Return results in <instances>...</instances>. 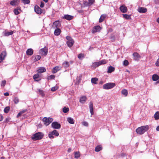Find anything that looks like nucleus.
<instances>
[{
	"label": "nucleus",
	"mask_w": 159,
	"mask_h": 159,
	"mask_svg": "<svg viewBox=\"0 0 159 159\" xmlns=\"http://www.w3.org/2000/svg\"><path fill=\"white\" fill-rule=\"evenodd\" d=\"M82 75H80L79 76H78L76 78V80L75 82V84L78 85L80 83L81 80Z\"/></svg>",
	"instance_id": "obj_19"
},
{
	"label": "nucleus",
	"mask_w": 159,
	"mask_h": 159,
	"mask_svg": "<svg viewBox=\"0 0 159 159\" xmlns=\"http://www.w3.org/2000/svg\"><path fill=\"white\" fill-rule=\"evenodd\" d=\"M71 151V149L70 148H69L68 150V152H70Z\"/></svg>",
	"instance_id": "obj_60"
},
{
	"label": "nucleus",
	"mask_w": 159,
	"mask_h": 159,
	"mask_svg": "<svg viewBox=\"0 0 159 159\" xmlns=\"http://www.w3.org/2000/svg\"><path fill=\"white\" fill-rule=\"evenodd\" d=\"M61 26L59 20H57L54 22L52 25V27L54 28H58Z\"/></svg>",
	"instance_id": "obj_12"
},
{
	"label": "nucleus",
	"mask_w": 159,
	"mask_h": 159,
	"mask_svg": "<svg viewBox=\"0 0 159 159\" xmlns=\"http://www.w3.org/2000/svg\"><path fill=\"white\" fill-rule=\"evenodd\" d=\"M34 10L35 12L37 14H41L43 10L37 5L34 6Z\"/></svg>",
	"instance_id": "obj_9"
},
{
	"label": "nucleus",
	"mask_w": 159,
	"mask_h": 159,
	"mask_svg": "<svg viewBox=\"0 0 159 159\" xmlns=\"http://www.w3.org/2000/svg\"><path fill=\"white\" fill-rule=\"evenodd\" d=\"M89 108L90 109V111L92 115L93 114V103L92 102H90L89 103Z\"/></svg>",
	"instance_id": "obj_16"
},
{
	"label": "nucleus",
	"mask_w": 159,
	"mask_h": 159,
	"mask_svg": "<svg viewBox=\"0 0 159 159\" xmlns=\"http://www.w3.org/2000/svg\"><path fill=\"white\" fill-rule=\"evenodd\" d=\"M102 149V148L101 145H98L97 146L95 149L96 152H98L101 150Z\"/></svg>",
	"instance_id": "obj_33"
},
{
	"label": "nucleus",
	"mask_w": 159,
	"mask_h": 159,
	"mask_svg": "<svg viewBox=\"0 0 159 159\" xmlns=\"http://www.w3.org/2000/svg\"><path fill=\"white\" fill-rule=\"evenodd\" d=\"M46 71V69L44 67H40L38 68L37 70L38 73H41L45 72Z\"/></svg>",
	"instance_id": "obj_21"
},
{
	"label": "nucleus",
	"mask_w": 159,
	"mask_h": 159,
	"mask_svg": "<svg viewBox=\"0 0 159 159\" xmlns=\"http://www.w3.org/2000/svg\"><path fill=\"white\" fill-rule=\"evenodd\" d=\"M93 66L95 67H96L101 65L99 61L98 62H94L93 63Z\"/></svg>",
	"instance_id": "obj_39"
},
{
	"label": "nucleus",
	"mask_w": 159,
	"mask_h": 159,
	"mask_svg": "<svg viewBox=\"0 0 159 159\" xmlns=\"http://www.w3.org/2000/svg\"><path fill=\"white\" fill-rule=\"evenodd\" d=\"M44 2H48V0H43Z\"/></svg>",
	"instance_id": "obj_61"
},
{
	"label": "nucleus",
	"mask_w": 159,
	"mask_h": 159,
	"mask_svg": "<svg viewBox=\"0 0 159 159\" xmlns=\"http://www.w3.org/2000/svg\"><path fill=\"white\" fill-rule=\"evenodd\" d=\"M115 70V68L111 66H110L108 69V70L107 71V73H111L112 72L114 71Z\"/></svg>",
	"instance_id": "obj_26"
},
{
	"label": "nucleus",
	"mask_w": 159,
	"mask_h": 159,
	"mask_svg": "<svg viewBox=\"0 0 159 159\" xmlns=\"http://www.w3.org/2000/svg\"><path fill=\"white\" fill-rule=\"evenodd\" d=\"M4 95L5 96H9V93L8 92H6L4 93Z\"/></svg>",
	"instance_id": "obj_57"
},
{
	"label": "nucleus",
	"mask_w": 159,
	"mask_h": 159,
	"mask_svg": "<svg viewBox=\"0 0 159 159\" xmlns=\"http://www.w3.org/2000/svg\"><path fill=\"white\" fill-rule=\"evenodd\" d=\"M156 130L157 131H159V125L156 128Z\"/></svg>",
	"instance_id": "obj_59"
},
{
	"label": "nucleus",
	"mask_w": 159,
	"mask_h": 159,
	"mask_svg": "<svg viewBox=\"0 0 159 159\" xmlns=\"http://www.w3.org/2000/svg\"><path fill=\"white\" fill-rule=\"evenodd\" d=\"M120 9L122 13H125L127 11V7L125 6L124 5L121 6L120 7Z\"/></svg>",
	"instance_id": "obj_15"
},
{
	"label": "nucleus",
	"mask_w": 159,
	"mask_h": 159,
	"mask_svg": "<svg viewBox=\"0 0 159 159\" xmlns=\"http://www.w3.org/2000/svg\"><path fill=\"white\" fill-rule=\"evenodd\" d=\"M44 3L43 2H41V3L40 5V7L41 8H43L44 7Z\"/></svg>",
	"instance_id": "obj_54"
},
{
	"label": "nucleus",
	"mask_w": 159,
	"mask_h": 159,
	"mask_svg": "<svg viewBox=\"0 0 159 159\" xmlns=\"http://www.w3.org/2000/svg\"><path fill=\"white\" fill-rule=\"evenodd\" d=\"M19 0H13L10 2V4L12 6H15L18 4V2H19Z\"/></svg>",
	"instance_id": "obj_24"
},
{
	"label": "nucleus",
	"mask_w": 159,
	"mask_h": 159,
	"mask_svg": "<svg viewBox=\"0 0 159 159\" xmlns=\"http://www.w3.org/2000/svg\"><path fill=\"white\" fill-rule=\"evenodd\" d=\"M55 77V76L54 75H51L48 77V79L49 80L54 79Z\"/></svg>",
	"instance_id": "obj_50"
},
{
	"label": "nucleus",
	"mask_w": 159,
	"mask_h": 159,
	"mask_svg": "<svg viewBox=\"0 0 159 159\" xmlns=\"http://www.w3.org/2000/svg\"><path fill=\"white\" fill-rule=\"evenodd\" d=\"M159 79V76L156 74H154L152 76V79L153 81H156Z\"/></svg>",
	"instance_id": "obj_27"
},
{
	"label": "nucleus",
	"mask_w": 159,
	"mask_h": 159,
	"mask_svg": "<svg viewBox=\"0 0 159 159\" xmlns=\"http://www.w3.org/2000/svg\"><path fill=\"white\" fill-rule=\"evenodd\" d=\"M88 3L87 2H86L87 4V5L88 6H89L93 4L94 2V0H88Z\"/></svg>",
	"instance_id": "obj_40"
},
{
	"label": "nucleus",
	"mask_w": 159,
	"mask_h": 159,
	"mask_svg": "<svg viewBox=\"0 0 159 159\" xmlns=\"http://www.w3.org/2000/svg\"><path fill=\"white\" fill-rule=\"evenodd\" d=\"M123 17L126 19L128 20L131 19L130 15H129L126 14H123Z\"/></svg>",
	"instance_id": "obj_36"
},
{
	"label": "nucleus",
	"mask_w": 159,
	"mask_h": 159,
	"mask_svg": "<svg viewBox=\"0 0 159 159\" xmlns=\"http://www.w3.org/2000/svg\"><path fill=\"white\" fill-rule=\"evenodd\" d=\"M48 52V48L45 47L43 48H42L39 51V53L40 54L45 56L47 55Z\"/></svg>",
	"instance_id": "obj_7"
},
{
	"label": "nucleus",
	"mask_w": 159,
	"mask_h": 159,
	"mask_svg": "<svg viewBox=\"0 0 159 159\" xmlns=\"http://www.w3.org/2000/svg\"><path fill=\"white\" fill-rule=\"evenodd\" d=\"M138 11L140 13H145L147 11V9L144 7H139Z\"/></svg>",
	"instance_id": "obj_18"
},
{
	"label": "nucleus",
	"mask_w": 159,
	"mask_h": 159,
	"mask_svg": "<svg viewBox=\"0 0 159 159\" xmlns=\"http://www.w3.org/2000/svg\"><path fill=\"white\" fill-rule=\"evenodd\" d=\"M24 4H29L30 2V0H21Z\"/></svg>",
	"instance_id": "obj_41"
},
{
	"label": "nucleus",
	"mask_w": 159,
	"mask_h": 159,
	"mask_svg": "<svg viewBox=\"0 0 159 159\" xmlns=\"http://www.w3.org/2000/svg\"><path fill=\"white\" fill-rule=\"evenodd\" d=\"M101 65H104L106 64L107 61L106 60H102L99 61Z\"/></svg>",
	"instance_id": "obj_45"
},
{
	"label": "nucleus",
	"mask_w": 159,
	"mask_h": 159,
	"mask_svg": "<svg viewBox=\"0 0 159 159\" xmlns=\"http://www.w3.org/2000/svg\"><path fill=\"white\" fill-rule=\"evenodd\" d=\"M157 21L159 23V18L157 19Z\"/></svg>",
	"instance_id": "obj_64"
},
{
	"label": "nucleus",
	"mask_w": 159,
	"mask_h": 159,
	"mask_svg": "<svg viewBox=\"0 0 159 159\" xmlns=\"http://www.w3.org/2000/svg\"><path fill=\"white\" fill-rule=\"evenodd\" d=\"M73 18V16L69 15H65L63 17V18L64 19L67 20H71Z\"/></svg>",
	"instance_id": "obj_17"
},
{
	"label": "nucleus",
	"mask_w": 159,
	"mask_h": 159,
	"mask_svg": "<svg viewBox=\"0 0 159 159\" xmlns=\"http://www.w3.org/2000/svg\"><path fill=\"white\" fill-rule=\"evenodd\" d=\"M82 124L83 125L85 126H88V123L86 121H83L82 122Z\"/></svg>",
	"instance_id": "obj_52"
},
{
	"label": "nucleus",
	"mask_w": 159,
	"mask_h": 159,
	"mask_svg": "<svg viewBox=\"0 0 159 159\" xmlns=\"http://www.w3.org/2000/svg\"><path fill=\"white\" fill-rule=\"evenodd\" d=\"M106 16L105 15H102L99 19V22L100 23L102 22L105 19Z\"/></svg>",
	"instance_id": "obj_29"
},
{
	"label": "nucleus",
	"mask_w": 159,
	"mask_h": 159,
	"mask_svg": "<svg viewBox=\"0 0 159 159\" xmlns=\"http://www.w3.org/2000/svg\"><path fill=\"white\" fill-rule=\"evenodd\" d=\"M70 62L71 64H72L73 63V61H70Z\"/></svg>",
	"instance_id": "obj_63"
},
{
	"label": "nucleus",
	"mask_w": 159,
	"mask_h": 159,
	"mask_svg": "<svg viewBox=\"0 0 159 159\" xmlns=\"http://www.w3.org/2000/svg\"><path fill=\"white\" fill-rule=\"evenodd\" d=\"M62 66L65 68L68 67L70 66L69 63L67 61H65L63 63Z\"/></svg>",
	"instance_id": "obj_28"
},
{
	"label": "nucleus",
	"mask_w": 159,
	"mask_h": 159,
	"mask_svg": "<svg viewBox=\"0 0 159 159\" xmlns=\"http://www.w3.org/2000/svg\"><path fill=\"white\" fill-rule=\"evenodd\" d=\"M61 30L59 28H57L54 31V34L55 35L58 36L61 33Z\"/></svg>",
	"instance_id": "obj_25"
},
{
	"label": "nucleus",
	"mask_w": 159,
	"mask_h": 159,
	"mask_svg": "<svg viewBox=\"0 0 159 159\" xmlns=\"http://www.w3.org/2000/svg\"><path fill=\"white\" fill-rule=\"evenodd\" d=\"M39 77V75L38 74H35L33 77V78L34 80L35 81H39V80H38V79Z\"/></svg>",
	"instance_id": "obj_34"
},
{
	"label": "nucleus",
	"mask_w": 159,
	"mask_h": 159,
	"mask_svg": "<svg viewBox=\"0 0 159 159\" xmlns=\"http://www.w3.org/2000/svg\"><path fill=\"white\" fill-rule=\"evenodd\" d=\"M66 39L67 40L66 44L69 47H71L72 46L74 43V41L71 37L67 36L66 37Z\"/></svg>",
	"instance_id": "obj_3"
},
{
	"label": "nucleus",
	"mask_w": 159,
	"mask_h": 159,
	"mask_svg": "<svg viewBox=\"0 0 159 159\" xmlns=\"http://www.w3.org/2000/svg\"><path fill=\"white\" fill-rule=\"evenodd\" d=\"M57 89V88L56 87H52V88L51 90L53 92V91H54L56 90Z\"/></svg>",
	"instance_id": "obj_53"
},
{
	"label": "nucleus",
	"mask_w": 159,
	"mask_h": 159,
	"mask_svg": "<svg viewBox=\"0 0 159 159\" xmlns=\"http://www.w3.org/2000/svg\"><path fill=\"white\" fill-rule=\"evenodd\" d=\"M78 57L80 59L84 58V54L80 53L78 54Z\"/></svg>",
	"instance_id": "obj_43"
},
{
	"label": "nucleus",
	"mask_w": 159,
	"mask_h": 159,
	"mask_svg": "<svg viewBox=\"0 0 159 159\" xmlns=\"http://www.w3.org/2000/svg\"><path fill=\"white\" fill-rule=\"evenodd\" d=\"M3 118V116L1 115H0V121H2Z\"/></svg>",
	"instance_id": "obj_56"
},
{
	"label": "nucleus",
	"mask_w": 159,
	"mask_h": 159,
	"mask_svg": "<svg viewBox=\"0 0 159 159\" xmlns=\"http://www.w3.org/2000/svg\"><path fill=\"white\" fill-rule=\"evenodd\" d=\"M39 91L40 94H41L42 96H44L43 92L42 90L39 89Z\"/></svg>",
	"instance_id": "obj_51"
},
{
	"label": "nucleus",
	"mask_w": 159,
	"mask_h": 159,
	"mask_svg": "<svg viewBox=\"0 0 159 159\" xmlns=\"http://www.w3.org/2000/svg\"><path fill=\"white\" fill-rule=\"evenodd\" d=\"M10 108L9 107H5L4 109V112L5 113H7L9 111Z\"/></svg>",
	"instance_id": "obj_47"
},
{
	"label": "nucleus",
	"mask_w": 159,
	"mask_h": 159,
	"mask_svg": "<svg viewBox=\"0 0 159 159\" xmlns=\"http://www.w3.org/2000/svg\"><path fill=\"white\" fill-rule=\"evenodd\" d=\"M41 56L40 55H37L36 56L35 60V61H37L41 59Z\"/></svg>",
	"instance_id": "obj_48"
},
{
	"label": "nucleus",
	"mask_w": 159,
	"mask_h": 159,
	"mask_svg": "<svg viewBox=\"0 0 159 159\" xmlns=\"http://www.w3.org/2000/svg\"><path fill=\"white\" fill-rule=\"evenodd\" d=\"M80 156V152H76L75 153V157L76 158H78Z\"/></svg>",
	"instance_id": "obj_37"
},
{
	"label": "nucleus",
	"mask_w": 159,
	"mask_h": 159,
	"mask_svg": "<svg viewBox=\"0 0 159 159\" xmlns=\"http://www.w3.org/2000/svg\"><path fill=\"white\" fill-rule=\"evenodd\" d=\"M52 128L55 129H59L61 127V125L57 122H54L52 124Z\"/></svg>",
	"instance_id": "obj_8"
},
{
	"label": "nucleus",
	"mask_w": 159,
	"mask_h": 159,
	"mask_svg": "<svg viewBox=\"0 0 159 159\" xmlns=\"http://www.w3.org/2000/svg\"><path fill=\"white\" fill-rule=\"evenodd\" d=\"M121 93L125 96H126L128 95V91L126 89H124L121 91Z\"/></svg>",
	"instance_id": "obj_35"
},
{
	"label": "nucleus",
	"mask_w": 159,
	"mask_h": 159,
	"mask_svg": "<svg viewBox=\"0 0 159 159\" xmlns=\"http://www.w3.org/2000/svg\"><path fill=\"white\" fill-rule=\"evenodd\" d=\"M9 118H7L5 119V121L6 123H7L9 121Z\"/></svg>",
	"instance_id": "obj_58"
},
{
	"label": "nucleus",
	"mask_w": 159,
	"mask_h": 159,
	"mask_svg": "<svg viewBox=\"0 0 159 159\" xmlns=\"http://www.w3.org/2000/svg\"><path fill=\"white\" fill-rule=\"evenodd\" d=\"M7 53L5 51H3L0 54V62H1L4 59Z\"/></svg>",
	"instance_id": "obj_11"
},
{
	"label": "nucleus",
	"mask_w": 159,
	"mask_h": 159,
	"mask_svg": "<svg viewBox=\"0 0 159 159\" xmlns=\"http://www.w3.org/2000/svg\"><path fill=\"white\" fill-rule=\"evenodd\" d=\"M115 86V83H109L103 85V88L106 89H111Z\"/></svg>",
	"instance_id": "obj_5"
},
{
	"label": "nucleus",
	"mask_w": 159,
	"mask_h": 159,
	"mask_svg": "<svg viewBox=\"0 0 159 159\" xmlns=\"http://www.w3.org/2000/svg\"><path fill=\"white\" fill-rule=\"evenodd\" d=\"M98 79L96 78H93L91 79V82L93 84H97V81H98Z\"/></svg>",
	"instance_id": "obj_30"
},
{
	"label": "nucleus",
	"mask_w": 159,
	"mask_h": 159,
	"mask_svg": "<svg viewBox=\"0 0 159 159\" xmlns=\"http://www.w3.org/2000/svg\"><path fill=\"white\" fill-rule=\"evenodd\" d=\"M59 135V134L57 130L54 129L53 131L49 133L48 134V137L50 139H53L54 138V136L57 137Z\"/></svg>",
	"instance_id": "obj_4"
},
{
	"label": "nucleus",
	"mask_w": 159,
	"mask_h": 159,
	"mask_svg": "<svg viewBox=\"0 0 159 159\" xmlns=\"http://www.w3.org/2000/svg\"><path fill=\"white\" fill-rule=\"evenodd\" d=\"M154 116L155 120L159 119V112L157 111L155 114Z\"/></svg>",
	"instance_id": "obj_38"
},
{
	"label": "nucleus",
	"mask_w": 159,
	"mask_h": 159,
	"mask_svg": "<svg viewBox=\"0 0 159 159\" xmlns=\"http://www.w3.org/2000/svg\"><path fill=\"white\" fill-rule=\"evenodd\" d=\"M61 69V67L60 66H56L54 67L52 69V73H56L59 70Z\"/></svg>",
	"instance_id": "obj_20"
},
{
	"label": "nucleus",
	"mask_w": 159,
	"mask_h": 159,
	"mask_svg": "<svg viewBox=\"0 0 159 159\" xmlns=\"http://www.w3.org/2000/svg\"><path fill=\"white\" fill-rule=\"evenodd\" d=\"M33 50L31 48H29L27 49L26 52L27 55H32L33 53Z\"/></svg>",
	"instance_id": "obj_23"
},
{
	"label": "nucleus",
	"mask_w": 159,
	"mask_h": 159,
	"mask_svg": "<svg viewBox=\"0 0 159 159\" xmlns=\"http://www.w3.org/2000/svg\"><path fill=\"white\" fill-rule=\"evenodd\" d=\"M67 120L68 122L71 124H74V120L73 118L71 117H68L67 118Z\"/></svg>",
	"instance_id": "obj_31"
},
{
	"label": "nucleus",
	"mask_w": 159,
	"mask_h": 159,
	"mask_svg": "<svg viewBox=\"0 0 159 159\" xmlns=\"http://www.w3.org/2000/svg\"><path fill=\"white\" fill-rule=\"evenodd\" d=\"M43 120L44 125L47 126L53 121V119L52 118L50 117H49L48 118L47 117H44L43 119Z\"/></svg>",
	"instance_id": "obj_6"
},
{
	"label": "nucleus",
	"mask_w": 159,
	"mask_h": 159,
	"mask_svg": "<svg viewBox=\"0 0 159 159\" xmlns=\"http://www.w3.org/2000/svg\"><path fill=\"white\" fill-rule=\"evenodd\" d=\"M27 111V110L26 109L23 110H22V111L20 112L17 115V117H18L19 116H20L22 114L26 112Z\"/></svg>",
	"instance_id": "obj_32"
},
{
	"label": "nucleus",
	"mask_w": 159,
	"mask_h": 159,
	"mask_svg": "<svg viewBox=\"0 0 159 159\" xmlns=\"http://www.w3.org/2000/svg\"><path fill=\"white\" fill-rule=\"evenodd\" d=\"M133 55L134 57V60L136 61L138 60L140 57V55L137 52L134 53Z\"/></svg>",
	"instance_id": "obj_14"
},
{
	"label": "nucleus",
	"mask_w": 159,
	"mask_h": 159,
	"mask_svg": "<svg viewBox=\"0 0 159 159\" xmlns=\"http://www.w3.org/2000/svg\"><path fill=\"white\" fill-rule=\"evenodd\" d=\"M20 7H17L16 8L14 9V11L15 14L16 15L19 14L20 12Z\"/></svg>",
	"instance_id": "obj_22"
},
{
	"label": "nucleus",
	"mask_w": 159,
	"mask_h": 159,
	"mask_svg": "<svg viewBox=\"0 0 159 159\" xmlns=\"http://www.w3.org/2000/svg\"><path fill=\"white\" fill-rule=\"evenodd\" d=\"M6 83V81L5 80H4L2 81V85H3V86H4L5 84Z\"/></svg>",
	"instance_id": "obj_55"
},
{
	"label": "nucleus",
	"mask_w": 159,
	"mask_h": 159,
	"mask_svg": "<svg viewBox=\"0 0 159 159\" xmlns=\"http://www.w3.org/2000/svg\"><path fill=\"white\" fill-rule=\"evenodd\" d=\"M124 65L125 66H127L129 64V62L127 60H125L123 62Z\"/></svg>",
	"instance_id": "obj_49"
},
{
	"label": "nucleus",
	"mask_w": 159,
	"mask_h": 159,
	"mask_svg": "<svg viewBox=\"0 0 159 159\" xmlns=\"http://www.w3.org/2000/svg\"><path fill=\"white\" fill-rule=\"evenodd\" d=\"M69 111V108L68 107H64L63 108V111L64 113H66Z\"/></svg>",
	"instance_id": "obj_44"
},
{
	"label": "nucleus",
	"mask_w": 159,
	"mask_h": 159,
	"mask_svg": "<svg viewBox=\"0 0 159 159\" xmlns=\"http://www.w3.org/2000/svg\"><path fill=\"white\" fill-rule=\"evenodd\" d=\"M87 98L86 96H83L80 97L79 102L82 104H84L87 100Z\"/></svg>",
	"instance_id": "obj_13"
},
{
	"label": "nucleus",
	"mask_w": 159,
	"mask_h": 159,
	"mask_svg": "<svg viewBox=\"0 0 159 159\" xmlns=\"http://www.w3.org/2000/svg\"><path fill=\"white\" fill-rule=\"evenodd\" d=\"M149 129L148 125L143 126L137 128L136 130L137 134L141 135L143 134L146 131H147Z\"/></svg>",
	"instance_id": "obj_1"
},
{
	"label": "nucleus",
	"mask_w": 159,
	"mask_h": 159,
	"mask_svg": "<svg viewBox=\"0 0 159 159\" xmlns=\"http://www.w3.org/2000/svg\"><path fill=\"white\" fill-rule=\"evenodd\" d=\"M43 136L44 134L42 133L38 132L33 134L31 138L33 140L36 141L42 139Z\"/></svg>",
	"instance_id": "obj_2"
},
{
	"label": "nucleus",
	"mask_w": 159,
	"mask_h": 159,
	"mask_svg": "<svg viewBox=\"0 0 159 159\" xmlns=\"http://www.w3.org/2000/svg\"><path fill=\"white\" fill-rule=\"evenodd\" d=\"M13 101L15 104H17L19 101V99L18 97H15L13 99Z\"/></svg>",
	"instance_id": "obj_42"
},
{
	"label": "nucleus",
	"mask_w": 159,
	"mask_h": 159,
	"mask_svg": "<svg viewBox=\"0 0 159 159\" xmlns=\"http://www.w3.org/2000/svg\"><path fill=\"white\" fill-rule=\"evenodd\" d=\"M13 31H11L10 32H6L5 34V36H8L9 35H12L13 34Z\"/></svg>",
	"instance_id": "obj_46"
},
{
	"label": "nucleus",
	"mask_w": 159,
	"mask_h": 159,
	"mask_svg": "<svg viewBox=\"0 0 159 159\" xmlns=\"http://www.w3.org/2000/svg\"><path fill=\"white\" fill-rule=\"evenodd\" d=\"M101 29V28L99 25H97L94 27L92 31V33L93 34L95 33L99 32Z\"/></svg>",
	"instance_id": "obj_10"
},
{
	"label": "nucleus",
	"mask_w": 159,
	"mask_h": 159,
	"mask_svg": "<svg viewBox=\"0 0 159 159\" xmlns=\"http://www.w3.org/2000/svg\"><path fill=\"white\" fill-rule=\"evenodd\" d=\"M1 159H5V157H2L0 158Z\"/></svg>",
	"instance_id": "obj_62"
}]
</instances>
